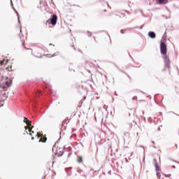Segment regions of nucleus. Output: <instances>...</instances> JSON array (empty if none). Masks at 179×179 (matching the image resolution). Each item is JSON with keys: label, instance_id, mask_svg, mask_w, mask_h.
<instances>
[{"label": "nucleus", "instance_id": "f257e3e1", "mask_svg": "<svg viewBox=\"0 0 179 179\" xmlns=\"http://www.w3.org/2000/svg\"><path fill=\"white\" fill-rule=\"evenodd\" d=\"M160 52H161V54H162V55H164L165 68H168V69H170L171 62H170V59L167 55V45H166V43L162 42L160 43Z\"/></svg>", "mask_w": 179, "mask_h": 179}, {"label": "nucleus", "instance_id": "f03ea898", "mask_svg": "<svg viewBox=\"0 0 179 179\" xmlns=\"http://www.w3.org/2000/svg\"><path fill=\"white\" fill-rule=\"evenodd\" d=\"M40 96H43V92H41V90H37L35 92L34 98H32V99H30L31 102L32 103L33 108H38V110L41 108V106L37 102V97H40Z\"/></svg>", "mask_w": 179, "mask_h": 179}, {"label": "nucleus", "instance_id": "7ed1b4c3", "mask_svg": "<svg viewBox=\"0 0 179 179\" xmlns=\"http://www.w3.org/2000/svg\"><path fill=\"white\" fill-rule=\"evenodd\" d=\"M57 20H58V16H57V15H52L51 17L46 21V23L52 24V26H55V24H57Z\"/></svg>", "mask_w": 179, "mask_h": 179}, {"label": "nucleus", "instance_id": "20e7f679", "mask_svg": "<svg viewBox=\"0 0 179 179\" xmlns=\"http://www.w3.org/2000/svg\"><path fill=\"white\" fill-rule=\"evenodd\" d=\"M24 122L27 124V127H29V132H31V134L29 133V135H31V134H34V131H31L34 128V126H31V121H30L28 118L24 117Z\"/></svg>", "mask_w": 179, "mask_h": 179}, {"label": "nucleus", "instance_id": "39448f33", "mask_svg": "<svg viewBox=\"0 0 179 179\" xmlns=\"http://www.w3.org/2000/svg\"><path fill=\"white\" fill-rule=\"evenodd\" d=\"M153 163L155 167V171H160V167H159V164H157V159L156 158L153 159Z\"/></svg>", "mask_w": 179, "mask_h": 179}, {"label": "nucleus", "instance_id": "423d86ee", "mask_svg": "<svg viewBox=\"0 0 179 179\" xmlns=\"http://www.w3.org/2000/svg\"><path fill=\"white\" fill-rule=\"evenodd\" d=\"M148 37H150V38H156V33H155V31L148 32Z\"/></svg>", "mask_w": 179, "mask_h": 179}, {"label": "nucleus", "instance_id": "0eeeda50", "mask_svg": "<svg viewBox=\"0 0 179 179\" xmlns=\"http://www.w3.org/2000/svg\"><path fill=\"white\" fill-rule=\"evenodd\" d=\"M43 90H45V92H48L49 93H52V91H51V87L48 84H46V87H43Z\"/></svg>", "mask_w": 179, "mask_h": 179}, {"label": "nucleus", "instance_id": "6e6552de", "mask_svg": "<svg viewBox=\"0 0 179 179\" xmlns=\"http://www.w3.org/2000/svg\"><path fill=\"white\" fill-rule=\"evenodd\" d=\"M158 3L159 5H166V3H169V0H159Z\"/></svg>", "mask_w": 179, "mask_h": 179}, {"label": "nucleus", "instance_id": "1a4fd4ad", "mask_svg": "<svg viewBox=\"0 0 179 179\" xmlns=\"http://www.w3.org/2000/svg\"><path fill=\"white\" fill-rule=\"evenodd\" d=\"M10 6H12L13 10H15V13H17V15L19 16V13H17V10L13 8V3L12 2V0H10Z\"/></svg>", "mask_w": 179, "mask_h": 179}, {"label": "nucleus", "instance_id": "9d476101", "mask_svg": "<svg viewBox=\"0 0 179 179\" xmlns=\"http://www.w3.org/2000/svg\"><path fill=\"white\" fill-rule=\"evenodd\" d=\"M39 142H43L44 143L45 142H47L46 137H42L41 139L39 140Z\"/></svg>", "mask_w": 179, "mask_h": 179}, {"label": "nucleus", "instance_id": "9b49d317", "mask_svg": "<svg viewBox=\"0 0 179 179\" xmlns=\"http://www.w3.org/2000/svg\"><path fill=\"white\" fill-rule=\"evenodd\" d=\"M5 85H6V86H7L8 87H10V82H9V81H6Z\"/></svg>", "mask_w": 179, "mask_h": 179}, {"label": "nucleus", "instance_id": "f8f14e48", "mask_svg": "<svg viewBox=\"0 0 179 179\" xmlns=\"http://www.w3.org/2000/svg\"><path fill=\"white\" fill-rule=\"evenodd\" d=\"M62 156H64V152L63 151H59V154L58 155V157H62Z\"/></svg>", "mask_w": 179, "mask_h": 179}, {"label": "nucleus", "instance_id": "ddd939ff", "mask_svg": "<svg viewBox=\"0 0 179 179\" xmlns=\"http://www.w3.org/2000/svg\"><path fill=\"white\" fill-rule=\"evenodd\" d=\"M120 71L122 72V73H125V75H127V76H128V78H129V75H128V73H127L125 71H124V70L120 69Z\"/></svg>", "mask_w": 179, "mask_h": 179}, {"label": "nucleus", "instance_id": "4468645a", "mask_svg": "<svg viewBox=\"0 0 179 179\" xmlns=\"http://www.w3.org/2000/svg\"><path fill=\"white\" fill-rule=\"evenodd\" d=\"M78 163H82L83 162V159H82V157H80L78 160Z\"/></svg>", "mask_w": 179, "mask_h": 179}, {"label": "nucleus", "instance_id": "2eb2a0df", "mask_svg": "<svg viewBox=\"0 0 179 179\" xmlns=\"http://www.w3.org/2000/svg\"><path fill=\"white\" fill-rule=\"evenodd\" d=\"M157 177L160 179V173L159 171L157 172Z\"/></svg>", "mask_w": 179, "mask_h": 179}, {"label": "nucleus", "instance_id": "dca6fc26", "mask_svg": "<svg viewBox=\"0 0 179 179\" xmlns=\"http://www.w3.org/2000/svg\"><path fill=\"white\" fill-rule=\"evenodd\" d=\"M17 22L18 23H20V17L19 15L17 16Z\"/></svg>", "mask_w": 179, "mask_h": 179}, {"label": "nucleus", "instance_id": "f3484780", "mask_svg": "<svg viewBox=\"0 0 179 179\" xmlns=\"http://www.w3.org/2000/svg\"><path fill=\"white\" fill-rule=\"evenodd\" d=\"M2 87H3V90H8V87H6L3 86Z\"/></svg>", "mask_w": 179, "mask_h": 179}, {"label": "nucleus", "instance_id": "a211bd4d", "mask_svg": "<svg viewBox=\"0 0 179 179\" xmlns=\"http://www.w3.org/2000/svg\"><path fill=\"white\" fill-rule=\"evenodd\" d=\"M115 66H116L117 69L119 71H121V69H120V67H118V66H117V64H115Z\"/></svg>", "mask_w": 179, "mask_h": 179}, {"label": "nucleus", "instance_id": "6ab92c4d", "mask_svg": "<svg viewBox=\"0 0 179 179\" xmlns=\"http://www.w3.org/2000/svg\"><path fill=\"white\" fill-rule=\"evenodd\" d=\"M136 99H138L137 96H134V97L132 98V100H136Z\"/></svg>", "mask_w": 179, "mask_h": 179}, {"label": "nucleus", "instance_id": "aec40b11", "mask_svg": "<svg viewBox=\"0 0 179 179\" xmlns=\"http://www.w3.org/2000/svg\"><path fill=\"white\" fill-rule=\"evenodd\" d=\"M120 33H121V34H124V29H122V30L120 31Z\"/></svg>", "mask_w": 179, "mask_h": 179}, {"label": "nucleus", "instance_id": "412c9836", "mask_svg": "<svg viewBox=\"0 0 179 179\" xmlns=\"http://www.w3.org/2000/svg\"><path fill=\"white\" fill-rule=\"evenodd\" d=\"M94 118H95V120L97 121V116L96 115V114L94 115Z\"/></svg>", "mask_w": 179, "mask_h": 179}, {"label": "nucleus", "instance_id": "4be33fe9", "mask_svg": "<svg viewBox=\"0 0 179 179\" xmlns=\"http://www.w3.org/2000/svg\"><path fill=\"white\" fill-rule=\"evenodd\" d=\"M24 128H25L26 131H27V129H29V127L27 126H26Z\"/></svg>", "mask_w": 179, "mask_h": 179}, {"label": "nucleus", "instance_id": "5701e85b", "mask_svg": "<svg viewBox=\"0 0 179 179\" xmlns=\"http://www.w3.org/2000/svg\"><path fill=\"white\" fill-rule=\"evenodd\" d=\"M36 136H38V138H41V136L40 134H37Z\"/></svg>", "mask_w": 179, "mask_h": 179}, {"label": "nucleus", "instance_id": "b1692460", "mask_svg": "<svg viewBox=\"0 0 179 179\" xmlns=\"http://www.w3.org/2000/svg\"><path fill=\"white\" fill-rule=\"evenodd\" d=\"M57 53H54L51 57H55V55H56Z\"/></svg>", "mask_w": 179, "mask_h": 179}, {"label": "nucleus", "instance_id": "393cba45", "mask_svg": "<svg viewBox=\"0 0 179 179\" xmlns=\"http://www.w3.org/2000/svg\"><path fill=\"white\" fill-rule=\"evenodd\" d=\"M176 149L178 148V145H177V144L175 145Z\"/></svg>", "mask_w": 179, "mask_h": 179}, {"label": "nucleus", "instance_id": "a878e982", "mask_svg": "<svg viewBox=\"0 0 179 179\" xmlns=\"http://www.w3.org/2000/svg\"><path fill=\"white\" fill-rule=\"evenodd\" d=\"M71 155H72V153H69L68 155L69 157L71 156Z\"/></svg>", "mask_w": 179, "mask_h": 179}, {"label": "nucleus", "instance_id": "bb28decb", "mask_svg": "<svg viewBox=\"0 0 179 179\" xmlns=\"http://www.w3.org/2000/svg\"><path fill=\"white\" fill-rule=\"evenodd\" d=\"M172 169H176V166H172Z\"/></svg>", "mask_w": 179, "mask_h": 179}, {"label": "nucleus", "instance_id": "cd10ccee", "mask_svg": "<svg viewBox=\"0 0 179 179\" xmlns=\"http://www.w3.org/2000/svg\"><path fill=\"white\" fill-rule=\"evenodd\" d=\"M102 133H103L104 135H106V131H102Z\"/></svg>", "mask_w": 179, "mask_h": 179}, {"label": "nucleus", "instance_id": "c85d7f7f", "mask_svg": "<svg viewBox=\"0 0 179 179\" xmlns=\"http://www.w3.org/2000/svg\"><path fill=\"white\" fill-rule=\"evenodd\" d=\"M140 29H143V26H141V27H140Z\"/></svg>", "mask_w": 179, "mask_h": 179}, {"label": "nucleus", "instance_id": "c756f323", "mask_svg": "<svg viewBox=\"0 0 179 179\" xmlns=\"http://www.w3.org/2000/svg\"><path fill=\"white\" fill-rule=\"evenodd\" d=\"M72 47H73V50H76V48H75V46L73 45Z\"/></svg>", "mask_w": 179, "mask_h": 179}, {"label": "nucleus", "instance_id": "7c9ffc66", "mask_svg": "<svg viewBox=\"0 0 179 179\" xmlns=\"http://www.w3.org/2000/svg\"><path fill=\"white\" fill-rule=\"evenodd\" d=\"M115 96H118V95L117 94V92H115Z\"/></svg>", "mask_w": 179, "mask_h": 179}, {"label": "nucleus", "instance_id": "2f4dec72", "mask_svg": "<svg viewBox=\"0 0 179 179\" xmlns=\"http://www.w3.org/2000/svg\"><path fill=\"white\" fill-rule=\"evenodd\" d=\"M145 121H146V117H143Z\"/></svg>", "mask_w": 179, "mask_h": 179}, {"label": "nucleus", "instance_id": "473e14b6", "mask_svg": "<svg viewBox=\"0 0 179 179\" xmlns=\"http://www.w3.org/2000/svg\"><path fill=\"white\" fill-rule=\"evenodd\" d=\"M20 33H22V27H20Z\"/></svg>", "mask_w": 179, "mask_h": 179}, {"label": "nucleus", "instance_id": "72a5a7b5", "mask_svg": "<svg viewBox=\"0 0 179 179\" xmlns=\"http://www.w3.org/2000/svg\"><path fill=\"white\" fill-rule=\"evenodd\" d=\"M34 139V137H32V138H31V140L33 141Z\"/></svg>", "mask_w": 179, "mask_h": 179}, {"label": "nucleus", "instance_id": "f704fd0d", "mask_svg": "<svg viewBox=\"0 0 179 179\" xmlns=\"http://www.w3.org/2000/svg\"><path fill=\"white\" fill-rule=\"evenodd\" d=\"M84 177H85V178H86V177H87V175H84Z\"/></svg>", "mask_w": 179, "mask_h": 179}, {"label": "nucleus", "instance_id": "c9c22d12", "mask_svg": "<svg viewBox=\"0 0 179 179\" xmlns=\"http://www.w3.org/2000/svg\"><path fill=\"white\" fill-rule=\"evenodd\" d=\"M141 13H143V10H141Z\"/></svg>", "mask_w": 179, "mask_h": 179}, {"label": "nucleus", "instance_id": "e433bc0d", "mask_svg": "<svg viewBox=\"0 0 179 179\" xmlns=\"http://www.w3.org/2000/svg\"><path fill=\"white\" fill-rule=\"evenodd\" d=\"M89 37H92V34H91V35H89Z\"/></svg>", "mask_w": 179, "mask_h": 179}, {"label": "nucleus", "instance_id": "4c0bfd02", "mask_svg": "<svg viewBox=\"0 0 179 179\" xmlns=\"http://www.w3.org/2000/svg\"><path fill=\"white\" fill-rule=\"evenodd\" d=\"M143 114H145V111L143 110Z\"/></svg>", "mask_w": 179, "mask_h": 179}, {"label": "nucleus", "instance_id": "58836bf2", "mask_svg": "<svg viewBox=\"0 0 179 179\" xmlns=\"http://www.w3.org/2000/svg\"><path fill=\"white\" fill-rule=\"evenodd\" d=\"M142 93H143V94H145V92H141Z\"/></svg>", "mask_w": 179, "mask_h": 179}, {"label": "nucleus", "instance_id": "ea45409f", "mask_svg": "<svg viewBox=\"0 0 179 179\" xmlns=\"http://www.w3.org/2000/svg\"><path fill=\"white\" fill-rule=\"evenodd\" d=\"M113 110H115V107H113Z\"/></svg>", "mask_w": 179, "mask_h": 179}, {"label": "nucleus", "instance_id": "a19ab883", "mask_svg": "<svg viewBox=\"0 0 179 179\" xmlns=\"http://www.w3.org/2000/svg\"><path fill=\"white\" fill-rule=\"evenodd\" d=\"M171 113H173V114H176L174 112H171Z\"/></svg>", "mask_w": 179, "mask_h": 179}, {"label": "nucleus", "instance_id": "79ce46f5", "mask_svg": "<svg viewBox=\"0 0 179 179\" xmlns=\"http://www.w3.org/2000/svg\"><path fill=\"white\" fill-rule=\"evenodd\" d=\"M129 115L131 117V113H129Z\"/></svg>", "mask_w": 179, "mask_h": 179}, {"label": "nucleus", "instance_id": "37998d69", "mask_svg": "<svg viewBox=\"0 0 179 179\" xmlns=\"http://www.w3.org/2000/svg\"><path fill=\"white\" fill-rule=\"evenodd\" d=\"M43 178H45V177L43 176V177L42 178V179H43Z\"/></svg>", "mask_w": 179, "mask_h": 179}, {"label": "nucleus", "instance_id": "c03bdc74", "mask_svg": "<svg viewBox=\"0 0 179 179\" xmlns=\"http://www.w3.org/2000/svg\"><path fill=\"white\" fill-rule=\"evenodd\" d=\"M22 45H24V43H22Z\"/></svg>", "mask_w": 179, "mask_h": 179}, {"label": "nucleus", "instance_id": "a18cd8bd", "mask_svg": "<svg viewBox=\"0 0 179 179\" xmlns=\"http://www.w3.org/2000/svg\"><path fill=\"white\" fill-rule=\"evenodd\" d=\"M69 70H70V71H72V70L71 69V67L69 68Z\"/></svg>", "mask_w": 179, "mask_h": 179}, {"label": "nucleus", "instance_id": "49530a36", "mask_svg": "<svg viewBox=\"0 0 179 179\" xmlns=\"http://www.w3.org/2000/svg\"><path fill=\"white\" fill-rule=\"evenodd\" d=\"M166 71V69H164L163 70V71Z\"/></svg>", "mask_w": 179, "mask_h": 179}, {"label": "nucleus", "instance_id": "de8ad7c7", "mask_svg": "<svg viewBox=\"0 0 179 179\" xmlns=\"http://www.w3.org/2000/svg\"><path fill=\"white\" fill-rule=\"evenodd\" d=\"M52 152H54V148H52Z\"/></svg>", "mask_w": 179, "mask_h": 179}, {"label": "nucleus", "instance_id": "09e8293b", "mask_svg": "<svg viewBox=\"0 0 179 179\" xmlns=\"http://www.w3.org/2000/svg\"><path fill=\"white\" fill-rule=\"evenodd\" d=\"M152 143H155V141H152Z\"/></svg>", "mask_w": 179, "mask_h": 179}, {"label": "nucleus", "instance_id": "8fccbe9b", "mask_svg": "<svg viewBox=\"0 0 179 179\" xmlns=\"http://www.w3.org/2000/svg\"><path fill=\"white\" fill-rule=\"evenodd\" d=\"M53 148H55V145L53 146Z\"/></svg>", "mask_w": 179, "mask_h": 179}, {"label": "nucleus", "instance_id": "3c124183", "mask_svg": "<svg viewBox=\"0 0 179 179\" xmlns=\"http://www.w3.org/2000/svg\"><path fill=\"white\" fill-rule=\"evenodd\" d=\"M87 33H90V31H88Z\"/></svg>", "mask_w": 179, "mask_h": 179}, {"label": "nucleus", "instance_id": "603ef678", "mask_svg": "<svg viewBox=\"0 0 179 179\" xmlns=\"http://www.w3.org/2000/svg\"><path fill=\"white\" fill-rule=\"evenodd\" d=\"M107 5H108V3H107Z\"/></svg>", "mask_w": 179, "mask_h": 179}, {"label": "nucleus", "instance_id": "864d4df0", "mask_svg": "<svg viewBox=\"0 0 179 179\" xmlns=\"http://www.w3.org/2000/svg\"><path fill=\"white\" fill-rule=\"evenodd\" d=\"M84 99H86V96H85Z\"/></svg>", "mask_w": 179, "mask_h": 179}, {"label": "nucleus", "instance_id": "5fc2aeb1", "mask_svg": "<svg viewBox=\"0 0 179 179\" xmlns=\"http://www.w3.org/2000/svg\"><path fill=\"white\" fill-rule=\"evenodd\" d=\"M64 149H65V146H64Z\"/></svg>", "mask_w": 179, "mask_h": 179}, {"label": "nucleus", "instance_id": "6e6d98bb", "mask_svg": "<svg viewBox=\"0 0 179 179\" xmlns=\"http://www.w3.org/2000/svg\"><path fill=\"white\" fill-rule=\"evenodd\" d=\"M159 2V0H157Z\"/></svg>", "mask_w": 179, "mask_h": 179}]
</instances>
